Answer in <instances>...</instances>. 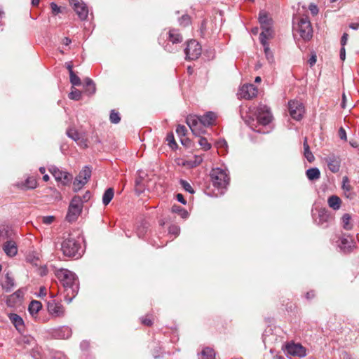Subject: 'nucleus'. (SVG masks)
<instances>
[{"label":"nucleus","instance_id":"3","mask_svg":"<svg viewBox=\"0 0 359 359\" xmlns=\"http://www.w3.org/2000/svg\"><path fill=\"white\" fill-rule=\"evenodd\" d=\"M210 177L215 188L212 195L216 197L223 195L229 182V177L226 170L220 168H213L210 172Z\"/></svg>","mask_w":359,"mask_h":359},{"label":"nucleus","instance_id":"53","mask_svg":"<svg viewBox=\"0 0 359 359\" xmlns=\"http://www.w3.org/2000/svg\"><path fill=\"white\" fill-rule=\"evenodd\" d=\"M142 323L147 325V326H151L153 324L152 320L150 318H148L147 317L142 318H141Z\"/></svg>","mask_w":359,"mask_h":359},{"label":"nucleus","instance_id":"23","mask_svg":"<svg viewBox=\"0 0 359 359\" xmlns=\"http://www.w3.org/2000/svg\"><path fill=\"white\" fill-rule=\"evenodd\" d=\"M72 335V330L67 326H63L56 330L54 336L59 339H68Z\"/></svg>","mask_w":359,"mask_h":359},{"label":"nucleus","instance_id":"28","mask_svg":"<svg viewBox=\"0 0 359 359\" xmlns=\"http://www.w3.org/2000/svg\"><path fill=\"white\" fill-rule=\"evenodd\" d=\"M304 156L309 163H312L315 160V157L310 150L306 137L304 140Z\"/></svg>","mask_w":359,"mask_h":359},{"label":"nucleus","instance_id":"59","mask_svg":"<svg viewBox=\"0 0 359 359\" xmlns=\"http://www.w3.org/2000/svg\"><path fill=\"white\" fill-rule=\"evenodd\" d=\"M65 66L69 71V75L72 73H74V72L73 71V65L72 64V62H66Z\"/></svg>","mask_w":359,"mask_h":359},{"label":"nucleus","instance_id":"9","mask_svg":"<svg viewBox=\"0 0 359 359\" xmlns=\"http://www.w3.org/2000/svg\"><path fill=\"white\" fill-rule=\"evenodd\" d=\"M202 53L200 43L196 40H190L187 42L184 49L185 59L187 60H194L198 59Z\"/></svg>","mask_w":359,"mask_h":359},{"label":"nucleus","instance_id":"42","mask_svg":"<svg viewBox=\"0 0 359 359\" xmlns=\"http://www.w3.org/2000/svg\"><path fill=\"white\" fill-rule=\"evenodd\" d=\"M109 119L112 123L116 124L120 122L121 117L118 112H116L115 110H111L110 112Z\"/></svg>","mask_w":359,"mask_h":359},{"label":"nucleus","instance_id":"38","mask_svg":"<svg viewBox=\"0 0 359 359\" xmlns=\"http://www.w3.org/2000/svg\"><path fill=\"white\" fill-rule=\"evenodd\" d=\"M69 98L73 100H79L81 98V92L72 87V90L69 94Z\"/></svg>","mask_w":359,"mask_h":359},{"label":"nucleus","instance_id":"17","mask_svg":"<svg viewBox=\"0 0 359 359\" xmlns=\"http://www.w3.org/2000/svg\"><path fill=\"white\" fill-rule=\"evenodd\" d=\"M71 4L74 6V10L81 20H85L88 15V9L83 2H79L78 0H72Z\"/></svg>","mask_w":359,"mask_h":359},{"label":"nucleus","instance_id":"62","mask_svg":"<svg viewBox=\"0 0 359 359\" xmlns=\"http://www.w3.org/2000/svg\"><path fill=\"white\" fill-rule=\"evenodd\" d=\"M46 295V289L45 287H41L39 290V297H44Z\"/></svg>","mask_w":359,"mask_h":359},{"label":"nucleus","instance_id":"14","mask_svg":"<svg viewBox=\"0 0 359 359\" xmlns=\"http://www.w3.org/2000/svg\"><path fill=\"white\" fill-rule=\"evenodd\" d=\"M47 309L48 313L53 317H62L65 315V309L63 306L55 300L49 301L47 304Z\"/></svg>","mask_w":359,"mask_h":359},{"label":"nucleus","instance_id":"25","mask_svg":"<svg viewBox=\"0 0 359 359\" xmlns=\"http://www.w3.org/2000/svg\"><path fill=\"white\" fill-rule=\"evenodd\" d=\"M168 41H170L172 45H176L182 41V36L177 30L171 29L168 32Z\"/></svg>","mask_w":359,"mask_h":359},{"label":"nucleus","instance_id":"5","mask_svg":"<svg viewBox=\"0 0 359 359\" xmlns=\"http://www.w3.org/2000/svg\"><path fill=\"white\" fill-rule=\"evenodd\" d=\"M82 208L83 201L81 197L79 196H74L69 205L68 211L66 215L67 221L69 222H75L81 213Z\"/></svg>","mask_w":359,"mask_h":359},{"label":"nucleus","instance_id":"11","mask_svg":"<svg viewBox=\"0 0 359 359\" xmlns=\"http://www.w3.org/2000/svg\"><path fill=\"white\" fill-rule=\"evenodd\" d=\"M90 176L91 169L88 166H85L74 181V191H79L88 182Z\"/></svg>","mask_w":359,"mask_h":359},{"label":"nucleus","instance_id":"15","mask_svg":"<svg viewBox=\"0 0 359 359\" xmlns=\"http://www.w3.org/2000/svg\"><path fill=\"white\" fill-rule=\"evenodd\" d=\"M258 90L254 84L249 83L243 85L239 90L241 97L250 100L257 96Z\"/></svg>","mask_w":359,"mask_h":359},{"label":"nucleus","instance_id":"56","mask_svg":"<svg viewBox=\"0 0 359 359\" xmlns=\"http://www.w3.org/2000/svg\"><path fill=\"white\" fill-rule=\"evenodd\" d=\"M348 37V34H346V33H344L343 34V35L341 36V46L345 47V45L347 43Z\"/></svg>","mask_w":359,"mask_h":359},{"label":"nucleus","instance_id":"2","mask_svg":"<svg viewBox=\"0 0 359 359\" xmlns=\"http://www.w3.org/2000/svg\"><path fill=\"white\" fill-rule=\"evenodd\" d=\"M216 117L212 111H208L203 116L190 115L187 118V123L193 134L199 137L205 133L206 127L214 123Z\"/></svg>","mask_w":359,"mask_h":359},{"label":"nucleus","instance_id":"34","mask_svg":"<svg viewBox=\"0 0 359 359\" xmlns=\"http://www.w3.org/2000/svg\"><path fill=\"white\" fill-rule=\"evenodd\" d=\"M351 215L348 213L344 214L342 217V224L343 228L346 230H351L353 228V225L350 223L351 222Z\"/></svg>","mask_w":359,"mask_h":359},{"label":"nucleus","instance_id":"61","mask_svg":"<svg viewBox=\"0 0 359 359\" xmlns=\"http://www.w3.org/2000/svg\"><path fill=\"white\" fill-rule=\"evenodd\" d=\"M217 147H227V142L224 140H222L217 142Z\"/></svg>","mask_w":359,"mask_h":359},{"label":"nucleus","instance_id":"39","mask_svg":"<svg viewBox=\"0 0 359 359\" xmlns=\"http://www.w3.org/2000/svg\"><path fill=\"white\" fill-rule=\"evenodd\" d=\"M172 211L173 212L178 213L182 218H187L188 217V212L180 206L173 205L172 207Z\"/></svg>","mask_w":359,"mask_h":359},{"label":"nucleus","instance_id":"49","mask_svg":"<svg viewBox=\"0 0 359 359\" xmlns=\"http://www.w3.org/2000/svg\"><path fill=\"white\" fill-rule=\"evenodd\" d=\"M50 8L53 15H57L61 12V8L54 2L50 3Z\"/></svg>","mask_w":359,"mask_h":359},{"label":"nucleus","instance_id":"1","mask_svg":"<svg viewBox=\"0 0 359 359\" xmlns=\"http://www.w3.org/2000/svg\"><path fill=\"white\" fill-rule=\"evenodd\" d=\"M56 276L65 288L66 292L65 299L67 303H70L76 296L79 285L75 273L67 269H60Z\"/></svg>","mask_w":359,"mask_h":359},{"label":"nucleus","instance_id":"40","mask_svg":"<svg viewBox=\"0 0 359 359\" xmlns=\"http://www.w3.org/2000/svg\"><path fill=\"white\" fill-rule=\"evenodd\" d=\"M198 142L204 151H208L211 148V144L208 142L207 139L205 137H201Z\"/></svg>","mask_w":359,"mask_h":359},{"label":"nucleus","instance_id":"16","mask_svg":"<svg viewBox=\"0 0 359 359\" xmlns=\"http://www.w3.org/2000/svg\"><path fill=\"white\" fill-rule=\"evenodd\" d=\"M328 169L333 173L338 172L341 168V158L334 154H330L324 158Z\"/></svg>","mask_w":359,"mask_h":359},{"label":"nucleus","instance_id":"8","mask_svg":"<svg viewBox=\"0 0 359 359\" xmlns=\"http://www.w3.org/2000/svg\"><path fill=\"white\" fill-rule=\"evenodd\" d=\"M285 351L289 359H300L306 355V348L299 343H288Z\"/></svg>","mask_w":359,"mask_h":359},{"label":"nucleus","instance_id":"31","mask_svg":"<svg viewBox=\"0 0 359 359\" xmlns=\"http://www.w3.org/2000/svg\"><path fill=\"white\" fill-rule=\"evenodd\" d=\"M215 353L212 348L207 347L202 350L199 359H215Z\"/></svg>","mask_w":359,"mask_h":359},{"label":"nucleus","instance_id":"36","mask_svg":"<svg viewBox=\"0 0 359 359\" xmlns=\"http://www.w3.org/2000/svg\"><path fill=\"white\" fill-rule=\"evenodd\" d=\"M24 186L27 189H35L36 187V186H37V181H36V180L34 177H29L25 180Z\"/></svg>","mask_w":359,"mask_h":359},{"label":"nucleus","instance_id":"58","mask_svg":"<svg viewBox=\"0 0 359 359\" xmlns=\"http://www.w3.org/2000/svg\"><path fill=\"white\" fill-rule=\"evenodd\" d=\"M339 56H340V59H341V60H345V58H346V50H345V47L341 46V50H340V54H339Z\"/></svg>","mask_w":359,"mask_h":359},{"label":"nucleus","instance_id":"12","mask_svg":"<svg viewBox=\"0 0 359 359\" xmlns=\"http://www.w3.org/2000/svg\"><path fill=\"white\" fill-rule=\"evenodd\" d=\"M289 112L292 118L299 121L302 118L304 114V107L303 104L297 100H292L288 103Z\"/></svg>","mask_w":359,"mask_h":359},{"label":"nucleus","instance_id":"13","mask_svg":"<svg viewBox=\"0 0 359 359\" xmlns=\"http://www.w3.org/2000/svg\"><path fill=\"white\" fill-rule=\"evenodd\" d=\"M49 171L53 175L55 180L61 182L64 185L69 184L72 181V176L69 172L61 170L55 165L50 166Z\"/></svg>","mask_w":359,"mask_h":359},{"label":"nucleus","instance_id":"50","mask_svg":"<svg viewBox=\"0 0 359 359\" xmlns=\"http://www.w3.org/2000/svg\"><path fill=\"white\" fill-rule=\"evenodd\" d=\"M203 156L201 155L194 156V161L191 162L192 166H197L200 165L203 161Z\"/></svg>","mask_w":359,"mask_h":359},{"label":"nucleus","instance_id":"43","mask_svg":"<svg viewBox=\"0 0 359 359\" xmlns=\"http://www.w3.org/2000/svg\"><path fill=\"white\" fill-rule=\"evenodd\" d=\"M180 184L181 186L182 187V188L187 192L190 193V194H194V190L193 189V188L191 187V186L190 185V184L187 182L186 180H180Z\"/></svg>","mask_w":359,"mask_h":359},{"label":"nucleus","instance_id":"26","mask_svg":"<svg viewBox=\"0 0 359 359\" xmlns=\"http://www.w3.org/2000/svg\"><path fill=\"white\" fill-rule=\"evenodd\" d=\"M84 81V92L88 95H93L96 91V87L94 81L90 78H86Z\"/></svg>","mask_w":359,"mask_h":359},{"label":"nucleus","instance_id":"47","mask_svg":"<svg viewBox=\"0 0 359 359\" xmlns=\"http://www.w3.org/2000/svg\"><path fill=\"white\" fill-rule=\"evenodd\" d=\"M169 233L173 234L175 236H178L180 232V228L177 225H171L168 229Z\"/></svg>","mask_w":359,"mask_h":359},{"label":"nucleus","instance_id":"54","mask_svg":"<svg viewBox=\"0 0 359 359\" xmlns=\"http://www.w3.org/2000/svg\"><path fill=\"white\" fill-rule=\"evenodd\" d=\"M316 60H317L316 55L313 54L311 56V57L309 58V60H308V63L309 64L310 67H313L316 64Z\"/></svg>","mask_w":359,"mask_h":359},{"label":"nucleus","instance_id":"4","mask_svg":"<svg viewBox=\"0 0 359 359\" xmlns=\"http://www.w3.org/2000/svg\"><path fill=\"white\" fill-rule=\"evenodd\" d=\"M255 115L256 116V123L252 119L251 122H248L249 126L255 131L257 133H262L260 128L257 129V124L258 126H266L272 121V114L269 107L265 104H259L255 111Z\"/></svg>","mask_w":359,"mask_h":359},{"label":"nucleus","instance_id":"46","mask_svg":"<svg viewBox=\"0 0 359 359\" xmlns=\"http://www.w3.org/2000/svg\"><path fill=\"white\" fill-rule=\"evenodd\" d=\"M166 140L168 142V145L171 148H174L175 147H177V144L175 141L174 135L172 133H170L167 135Z\"/></svg>","mask_w":359,"mask_h":359},{"label":"nucleus","instance_id":"24","mask_svg":"<svg viewBox=\"0 0 359 359\" xmlns=\"http://www.w3.org/2000/svg\"><path fill=\"white\" fill-rule=\"evenodd\" d=\"M327 203L330 208L338 210L341 208V200L339 196L332 195L328 198Z\"/></svg>","mask_w":359,"mask_h":359},{"label":"nucleus","instance_id":"41","mask_svg":"<svg viewBox=\"0 0 359 359\" xmlns=\"http://www.w3.org/2000/svg\"><path fill=\"white\" fill-rule=\"evenodd\" d=\"M69 80L73 86H79L81 84L80 78L75 73L69 75Z\"/></svg>","mask_w":359,"mask_h":359},{"label":"nucleus","instance_id":"51","mask_svg":"<svg viewBox=\"0 0 359 359\" xmlns=\"http://www.w3.org/2000/svg\"><path fill=\"white\" fill-rule=\"evenodd\" d=\"M55 217L51 215L45 216L42 217V222L45 224H50L53 222Z\"/></svg>","mask_w":359,"mask_h":359},{"label":"nucleus","instance_id":"18","mask_svg":"<svg viewBox=\"0 0 359 359\" xmlns=\"http://www.w3.org/2000/svg\"><path fill=\"white\" fill-rule=\"evenodd\" d=\"M338 247L344 253L351 252L355 247V242L349 236H342L339 239Z\"/></svg>","mask_w":359,"mask_h":359},{"label":"nucleus","instance_id":"37","mask_svg":"<svg viewBox=\"0 0 359 359\" xmlns=\"http://www.w3.org/2000/svg\"><path fill=\"white\" fill-rule=\"evenodd\" d=\"M67 135L74 140L75 142H79L80 140V135L78 131L74 128H69L67 130Z\"/></svg>","mask_w":359,"mask_h":359},{"label":"nucleus","instance_id":"35","mask_svg":"<svg viewBox=\"0 0 359 359\" xmlns=\"http://www.w3.org/2000/svg\"><path fill=\"white\" fill-rule=\"evenodd\" d=\"M10 320L13 323V324L17 327L18 326H21L23 325V320L22 318L16 313H10L9 316Z\"/></svg>","mask_w":359,"mask_h":359},{"label":"nucleus","instance_id":"45","mask_svg":"<svg viewBox=\"0 0 359 359\" xmlns=\"http://www.w3.org/2000/svg\"><path fill=\"white\" fill-rule=\"evenodd\" d=\"M187 128L183 125H178L176 128L177 134L180 137H184L187 133Z\"/></svg>","mask_w":359,"mask_h":359},{"label":"nucleus","instance_id":"30","mask_svg":"<svg viewBox=\"0 0 359 359\" xmlns=\"http://www.w3.org/2000/svg\"><path fill=\"white\" fill-rule=\"evenodd\" d=\"M42 308V304L39 301L32 300L28 307V311L33 316L36 314Z\"/></svg>","mask_w":359,"mask_h":359},{"label":"nucleus","instance_id":"21","mask_svg":"<svg viewBox=\"0 0 359 359\" xmlns=\"http://www.w3.org/2000/svg\"><path fill=\"white\" fill-rule=\"evenodd\" d=\"M4 252L9 257L15 256L18 252V247L15 241L8 240L3 245Z\"/></svg>","mask_w":359,"mask_h":359},{"label":"nucleus","instance_id":"27","mask_svg":"<svg viewBox=\"0 0 359 359\" xmlns=\"http://www.w3.org/2000/svg\"><path fill=\"white\" fill-rule=\"evenodd\" d=\"M307 178L311 180H317L320 177V172L318 168H311L306 171Z\"/></svg>","mask_w":359,"mask_h":359},{"label":"nucleus","instance_id":"20","mask_svg":"<svg viewBox=\"0 0 359 359\" xmlns=\"http://www.w3.org/2000/svg\"><path fill=\"white\" fill-rule=\"evenodd\" d=\"M341 189L345 197L349 199L355 198V194L353 191V187L351 185L349 178L347 176H344L342 178Z\"/></svg>","mask_w":359,"mask_h":359},{"label":"nucleus","instance_id":"63","mask_svg":"<svg viewBox=\"0 0 359 359\" xmlns=\"http://www.w3.org/2000/svg\"><path fill=\"white\" fill-rule=\"evenodd\" d=\"M4 233L7 236V237H10V236H8V231L6 229L5 227L0 229V236L4 237Z\"/></svg>","mask_w":359,"mask_h":359},{"label":"nucleus","instance_id":"10","mask_svg":"<svg viewBox=\"0 0 359 359\" xmlns=\"http://www.w3.org/2000/svg\"><path fill=\"white\" fill-rule=\"evenodd\" d=\"M259 22L261 25L262 32L259 36L273 37V30L272 28V19L270 18L266 12H260L259 15Z\"/></svg>","mask_w":359,"mask_h":359},{"label":"nucleus","instance_id":"64","mask_svg":"<svg viewBox=\"0 0 359 359\" xmlns=\"http://www.w3.org/2000/svg\"><path fill=\"white\" fill-rule=\"evenodd\" d=\"M349 27L352 29L357 30L359 28V23H351Z\"/></svg>","mask_w":359,"mask_h":359},{"label":"nucleus","instance_id":"44","mask_svg":"<svg viewBox=\"0 0 359 359\" xmlns=\"http://www.w3.org/2000/svg\"><path fill=\"white\" fill-rule=\"evenodd\" d=\"M180 25L186 27L191 23V18L188 15H184L179 20Z\"/></svg>","mask_w":359,"mask_h":359},{"label":"nucleus","instance_id":"57","mask_svg":"<svg viewBox=\"0 0 359 359\" xmlns=\"http://www.w3.org/2000/svg\"><path fill=\"white\" fill-rule=\"evenodd\" d=\"M339 135L341 140H346V133L345 130L343 128H340V129L339 130Z\"/></svg>","mask_w":359,"mask_h":359},{"label":"nucleus","instance_id":"52","mask_svg":"<svg viewBox=\"0 0 359 359\" xmlns=\"http://www.w3.org/2000/svg\"><path fill=\"white\" fill-rule=\"evenodd\" d=\"M309 9L313 15H315L318 13V8L317 6L314 4H311L309 6Z\"/></svg>","mask_w":359,"mask_h":359},{"label":"nucleus","instance_id":"22","mask_svg":"<svg viewBox=\"0 0 359 359\" xmlns=\"http://www.w3.org/2000/svg\"><path fill=\"white\" fill-rule=\"evenodd\" d=\"M272 38L273 37L264 36V35L262 36H259L260 43L264 47L265 55L270 62L273 60V55L271 50H270L269 44L267 41Z\"/></svg>","mask_w":359,"mask_h":359},{"label":"nucleus","instance_id":"29","mask_svg":"<svg viewBox=\"0 0 359 359\" xmlns=\"http://www.w3.org/2000/svg\"><path fill=\"white\" fill-rule=\"evenodd\" d=\"M23 297L24 292L21 289H19L9 296L8 299V302H12L13 304H16L18 302H21L23 299Z\"/></svg>","mask_w":359,"mask_h":359},{"label":"nucleus","instance_id":"48","mask_svg":"<svg viewBox=\"0 0 359 359\" xmlns=\"http://www.w3.org/2000/svg\"><path fill=\"white\" fill-rule=\"evenodd\" d=\"M164 48L166 51L169 53H172L177 50V46H174V45H172V43L169 41L164 46Z\"/></svg>","mask_w":359,"mask_h":359},{"label":"nucleus","instance_id":"7","mask_svg":"<svg viewBox=\"0 0 359 359\" xmlns=\"http://www.w3.org/2000/svg\"><path fill=\"white\" fill-rule=\"evenodd\" d=\"M80 248L81 246L78 241L72 237L65 238L61 245V250L63 255L69 257H79L80 253L79 251Z\"/></svg>","mask_w":359,"mask_h":359},{"label":"nucleus","instance_id":"33","mask_svg":"<svg viewBox=\"0 0 359 359\" xmlns=\"http://www.w3.org/2000/svg\"><path fill=\"white\" fill-rule=\"evenodd\" d=\"M15 286L14 280L9 276L8 273L6 275L5 283L2 285L3 288L6 292H10Z\"/></svg>","mask_w":359,"mask_h":359},{"label":"nucleus","instance_id":"19","mask_svg":"<svg viewBox=\"0 0 359 359\" xmlns=\"http://www.w3.org/2000/svg\"><path fill=\"white\" fill-rule=\"evenodd\" d=\"M330 219V214L325 209L318 210V216L314 218L315 223L322 227H326Z\"/></svg>","mask_w":359,"mask_h":359},{"label":"nucleus","instance_id":"60","mask_svg":"<svg viewBox=\"0 0 359 359\" xmlns=\"http://www.w3.org/2000/svg\"><path fill=\"white\" fill-rule=\"evenodd\" d=\"M90 191H88L85 193V194L81 198L83 203L84 202H87L90 199Z\"/></svg>","mask_w":359,"mask_h":359},{"label":"nucleus","instance_id":"32","mask_svg":"<svg viewBox=\"0 0 359 359\" xmlns=\"http://www.w3.org/2000/svg\"><path fill=\"white\" fill-rule=\"evenodd\" d=\"M114 195L113 188H108L102 196V203L104 205H108L112 200Z\"/></svg>","mask_w":359,"mask_h":359},{"label":"nucleus","instance_id":"55","mask_svg":"<svg viewBox=\"0 0 359 359\" xmlns=\"http://www.w3.org/2000/svg\"><path fill=\"white\" fill-rule=\"evenodd\" d=\"M176 198H177V201L181 203L182 204H183V205L187 204V201L184 199V198L182 194H177L176 195Z\"/></svg>","mask_w":359,"mask_h":359},{"label":"nucleus","instance_id":"6","mask_svg":"<svg viewBox=\"0 0 359 359\" xmlns=\"http://www.w3.org/2000/svg\"><path fill=\"white\" fill-rule=\"evenodd\" d=\"M293 30L299 33L304 41H309L312 38L313 29L308 17L302 18Z\"/></svg>","mask_w":359,"mask_h":359}]
</instances>
